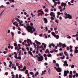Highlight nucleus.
<instances>
[{
  "label": "nucleus",
  "mask_w": 78,
  "mask_h": 78,
  "mask_svg": "<svg viewBox=\"0 0 78 78\" xmlns=\"http://www.w3.org/2000/svg\"><path fill=\"white\" fill-rule=\"evenodd\" d=\"M54 69L55 70H56V71L58 72H61L62 71V70L61 69V68H56V67H54Z\"/></svg>",
  "instance_id": "obj_5"
},
{
  "label": "nucleus",
  "mask_w": 78,
  "mask_h": 78,
  "mask_svg": "<svg viewBox=\"0 0 78 78\" xmlns=\"http://www.w3.org/2000/svg\"><path fill=\"white\" fill-rule=\"evenodd\" d=\"M12 29H13V30H16V27H12Z\"/></svg>",
  "instance_id": "obj_47"
},
{
  "label": "nucleus",
  "mask_w": 78,
  "mask_h": 78,
  "mask_svg": "<svg viewBox=\"0 0 78 78\" xmlns=\"http://www.w3.org/2000/svg\"><path fill=\"white\" fill-rule=\"evenodd\" d=\"M57 14L58 16H59V15H60V14H61V13H60V12H57Z\"/></svg>",
  "instance_id": "obj_41"
},
{
  "label": "nucleus",
  "mask_w": 78,
  "mask_h": 78,
  "mask_svg": "<svg viewBox=\"0 0 78 78\" xmlns=\"http://www.w3.org/2000/svg\"><path fill=\"white\" fill-rule=\"evenodd\" d=\"M62 46V43H59V47H61Z\"/></svg>",
  "instance_id": "obj_32"
},
{
  "label": "nucleus",
  "mask_w": 78,
  "mask_h": 78,
  "mask_svg": "<svg viewBox=\"0 0 78 78\" xmlns=\"http://www.w3.org/2000/svg\"><path fill=\"white\" fill-rule=\"evenodd\" d=\"M78 47L76 46L75 47V50H74V53H78Z\"/></svg>",
  "instance_id": "obj_9"
},
{
  "label": "nucleus",
  "mask_w": 78,
  "mask_h": 78,
  "mask_svg": "<svg viewBox=\"0 0 78 78\" xmlns=\"http://www.w3.org/2000/svg\"><path fill=\"white\" fill-rule=\"evenodd\" d=\"M11 34L12 37L14 36V33H13L12 32H11Z\"/></svg>",
  "instance_id": "obj_39"
},
{
  "label": "nucleus",
  "mask_w": 78,
  "mask_h": 78,
  "mask_svg": "<svg viewBox=\"0 0 78 78\" xmlns=\"http://www.w3.org/2000/svg\"><path fill=\"white\" fill-rule=\"evenodd\" d=\"M37 13H39V12H41L42 14H44V11L41 10H38V11L37 12Z\"/></svg>",
  "instance_id": "obj_16"
},
{
  "label": "nucleus",
  "mask_w": 78,
  "mask_h": 78,
  "mask_svg": "<svg viewBox=\"0 0 78 78\" xmlns=\"http://www.w3.org/2000/svg\"><path fill=\"white\" fill-rule=\"evenodd\" d=\"M17 22H14V23H13V25H16V24Z\"/></svg>",
  "instance_id": "obj_64"
},
{
  "label": "nucleus",
  "mask_w": 78,
  "mask_h": 78,
  "mask_svg": "<svg viewBox=\"0 0 78 78\" xmlns=\"http://www.w3.org/2000/svg\"><path fill=\"white\" fill-rule=\"evenodd\" d=\"M45 73L44 72V71H43L42 72V74H41V75H44V74H45Z\"/></svg>",
  "instance_id": "obj_34"
},
{
  "label": "nucleus",
  "mask_w": 78,
  "mask_h": 78,
  "mask_svg": "<svg viewBox=\"0 0 78 78\" xmlns=\"http://www.w3.org/2000/svg\"><path fill=\"white\" fill-rule=\"evenodd\" d=\"M39 74V72H38V71H37L36 72V73L35 74V76H37V75H38Z\"/></svg>",
  "instance_id": "obj_22"
},
{
  "label": "nucleus",
  "mask_w": 78,
  "mask_h": 78,
  "mask_svg": "<svg viewBox=\"0 0 78 78\" xmlns=\"http://www.w3.org/2000/svg\"><path fill=\"white\" fill-rule=\"evenodd\" d=\"M74 67H75V66L73 65L72 66H71V68L72 69H73V68H74Z\"/></svg>",
  "instance_id": "obj_37"
},
{
  "label": "nucleus",
  "mask_w": 78,
  "mask_h": 78,
  "mask_svg": "<svg viewBox=\"0 0 78 78\" xmlns=\"http://www.w3.org/2000/svg\"><path fill=\"white\" fill-rule=\"evenodd\" d=\"M70 55L71 56V57H73V55L72 54V53L71 54H70Z\"/></svg>",
  "instance_id": "obj_50"
},
{
  "label": "nucleus",
  "mask_w": 78,
  "mask_h": 78,
  "mask_svg": "<svg viewBox=\"0 0 78 78\" xmlns=\"http://www.w3.org/2000/svg\"><path fill=\"white\" fill-rule=\"evenodd\" d=\"M20 52L19 53L18 55V56H17V55H15L14 56L15 58L16 59H21V56H20Z\"/></svg>",
  "instance_id": "obj_4"
},
{
  "label": "nucleus",
  "mask_w": 78,
  "mask_h": 78,
  "mask_svg": "<svg viewBox=\"0 0 78 78\" xmlns=\"http://www.w3.org/2000/svg\"><path fill=\"white\" fill-rule=\"evenodd\" d=\"M19 78H22V75L20 74L19 75Z\"/></svg>",
  "instance_id": "obj_36"
},
{
  "label": "nucleus",
  "mask_w": 78,
  "mask_h": 78,
  "mask_svg": "<svg viewBox=\"0 0 78 78\" xmlns=\"http://www.w3.org/2000/svg\"><path fill=\"white\" fill-rule=\"evenodd\" d=\"M43 56L44 57H47V55H46V54H44V55H43Z\"/></svg>",
  "instance_id": "obj_38"
},
{
  "label": "nucleus",
  "mask_w": 78,
  "mask_h": 78,
  "mask_svg": "<svg viewBox=\"0 0 78 78\" xmlns=\"http://www.w3.org/2000/svg\"><path fill=\"white\" fill-rule=\"evenodd\" d=\"M30 25L31 26H33V23H30Z\"/></svg>",
  "instance_id": "obj_57"
},
{
  "label": "nucleus",
  "mask_w": 78,
  "mask_h": 78,
  "mask_svg": "<svg viewBox=\"0 0 78 78\" xmlns=\"http://www.w3.org/2000/svg\"><path fill=\"white\" fill-rule=\"evenodd\" d=\"M16 65L17 66H18V68L19 69V70H20V71H24L26 70V67H25V66H24L23 69H20V66H19V64L18 63H16Z\"/></svg>",
  "instance_id": "obj_3"
},
{
  "label": "nucleus",
  "mask_w": 78,
  "mask_h": 78,
  "mask_svg": "<svg viewBox=\"0 0 78 78\" xmlns=\"http://www.w3.org/2000/svg\"><path fill=\"white\" fill-rule=\"evenodd\" d=\"M4 66H6V63L5 62H4Z\"/></svg>",
  "instance_id": "obj_59"
},
{
  "label": "nucleus",
  "mask_w": 78,
  "mask_h": 78,
  "mask_svg": "<svg viewBox=\"0 0 78 78\" xmlns=\"http://www.w3.org/2000/svg\"><path fill=\"white\" fill-rule=\"evenodd\" d=\"M27 44H29V43H30V42H31V40L28 39H27Z\"/></svg>",
  "instance_id": "obj_19"
},
{
  "label": "nucleus",
  "mask_w": 78,
  "mask_h": 78,
  "mask_svg": "<svg viewBox=\"0 0 78 78\" xmlns=\"http://www.w3.org/2000/svg\"><path fill=\"white\" fill-rule=\"evenodd\" d=\"M42 45H44V48L42 49V50H45V49L46 48V46H47V44H45V43H43L42 44Z\"/></svg>",
  "instance_id": "obj_11"
},
{
  "label": "nucleus",
  "mask_w": 78,
  "mask_h": 78,
  "mask_svg": "<svg viewBox=\"0 0 78 78\" xmlns=\"http://www.w3.org/2000/svg\"><path fill=\"white\" fill-rule=\"evenodd\" d=\"M18 30H19V31H21V29H20V28L18 27Z\"/></svg>",
  "instance_id": "obj_61"
},
{
  "label": "nucleus",
  "mask_w": 78,
  "mask_h": 78,
  "mask_svg": "<svg viewBox=\"0 0 78 78\" xmlns=\"http://www.w3.org/2000/svg\"><path fill=\"white\" fill-rule=\"evenodd\" d=\"M59 19L60 20H62V17L61 16H60L59 17Z\"/></svg>",
  "instance_id": "obj_43"
},
{
  "label": "nucleus",
  "mask_w": 78,
  "mask_h": 78,
  "mask_svg": "<svg viewBox=\"0 0 78 78\" xmlns=\"http://www.w3.org/2000/svg\"><path fill=\"white\" fill-rule=\"evenodd\" d=\"M25 46H26V47H27L28 45L27 44H25Z\"/></svg>",
  "instance_id": "obj_62"
},
{
  "label": "nucleus",
  "mask_w": 78,
  "mask_h": 78,
  "mask_svg": "<svg viewBox=\"0 0 78 78\" xmlns=\"http://www.w3.org/2000/svg\"><path fill=\"white\" fill-rule=\"evenodd\" d=\"M49 51H48V49H47V50H46V51H45V53H49Z\"/></svg>",
  "instance_id": "obj_25"
},
{
  "label": "nucleus",
  "mask_w": 78,
  "mask_h": 78,
  "mask_svg": "<svg viewBox=\"0 0 78 78\" xmlns=\"http://www.w3.org/2000/svg\"><path fill=\"white\" fill-rule=\"evenodd\" d=\"M60 3H61V2L59 1H58L57 2V4H58V5L60 4Z\"/></svg>",
  "instance_id": "obj_56"
},
{
  "label": "nucleus",
  "mask_w": 78,
  "mask_h": 78,
  "mask_svg": "<svg viewBox=\"0 0 78 78\" xmlns=\"http://www.w3.org/2000/svg\"><path fill=\"white\" fill-rule=\"evenodd\" d=\"M67 5V4L66 3L64 2H62L61 4V6H64V7H66V6Z\"/></svg>",
  "instance_id": "obj_12"
},
{
  "label": "nucleus",
  "mask_w": 78,
  "mask_h": 78,
  "mask_svg": "<svg viewBox=\"0 0 78 78\" xmlns=\"http://www.w3.org/2000/svg\"><path fill=\"white\" fill-rule=\"evenodd\" d=\"M75 75H76V77H78V73H76Z\"/></svg>",
  "instance_id": "obj_45"
},
{
  "label": "nucleus",
  "mask_w": 78,
  "mask_h": 78,
  "mask_svg": "<svg viewBox=\"0 0 78 78\" xmlns=\"http://www.w3.org/2000/svg\"><path fill=\"white\" fill-rule=\"evenodd\" d=\"M56 66L57 67V68H59V64L56 63Z\"/></svg>",
  "instance_id": "obj_26"
},
{
  "label": "nucleus",
  "mask_w": 78,
  "mask_h": 78,
  "mask_svg": "<svg viewBox=\"0 0 78 78\" xmlns=\"http://www.w3.org/2000/svg\"><path fill=\"white\" fill-rule=\"evenodd\" d=\"M65 58V56L64 55H63L62 57H60V59H64Z\"/></svg>",
  "instance_id": "obj_27"
},
{
  "label": "nucleus",
  "mask_w": 78,
  "mask_h": 78,
  "mask_svg": "<svg viewBox=\"0 0 78 78\" xmlns=\"http://www.w3.org/2000/svg\"><path fill=\"white\" fill-rule=\"evenodd\" d=\"M44 23H48V20H47V18H44Z\"/></svg>",
  "instance_id": "obj_13"
},
{
  "label": "nucleus",
  "mask_w": 78,
  "mask_h": 78,
  "mask_svg": "<svg viewBox=\"0 0 78 78\" xmlns=\"http://www.w3.org/2000/svg\"><path fill=\"white\" fill-rule=\"evenodd\" d=\"M58 9H62V7H61V6H59Z\"/></svg>",
  "instance_id": "obj_42"
},
{
  "label": "nucleus",
  "mask_w": 78,
  "mask_h": 78,
  "mask_svg": "<svg viewBox=\"0 0 78 78\" xmlns=\"http://www.w3.org/2000/svg\"><path fill=\"white\" fill-rule=\"evenodd\" d=\"M73 73V72L72 71H70V75H72Z\"/></svg>",
  "instance_id": "obj_48"
},
{
  "label": "nucleus",
  "mask_w": 78,
  "mask_h": 78,
  "mask_svg": "<svg viewBox=\"0 0 78 78\" xmlns=\"http://www.w3.org/2000/svg\"><path fill=\"white\" fill-rule=\"evenodd\" d=\"M68 5H69L70 6L71 5V3L70 2H68Z\"/></svg>",
  "instance_id": "obj_46"
},
{
  "label": "nucleus",
  "mask_w": 78,
  "mask_h": 78,
  "mask_svg": "<svg viewBox=\"0 0 78 78\" xmlns=\"http://www.w3.org/2000/svg\"><path fill=\"white\" fill-rule=\"evenodd\" d=\"M50 15L52 16H55V13H53V12H51L50 13Z\"/></svg>",
  "instance_id": "obj_15"
},
{
  "label": "nucleus",
  "mask_w": 78,
  "mask_h": 78,
  "mask_svg": "<svg viewBox=\"0 0 78 78\" xmlns=\"http://www.w3.org/2000/svg\"><path fill=\"white\" fill-rule=\"evenodd\" d=\"M28 53H29V54H30V55H31V56H33V54L32 53V52H31V51H29L28 52Z\"/></svg>",
  "instance_id": "obj_20"
},
{
  "label": "nucleus",
  "mask_w": 78,
  "mask_h": 78,
  "mask_svg": "<svg viewBox=\"0 0 78 78\" xmlns=\"http://www.w3.org/2000/svg\"><path fill=\"white\" fill-rule=\"evenodd\" d=\"M62 45L63 48H64L65 47H67V45L65 44H62Z\"/></svg>",
  "instance_id": "obj_24"
},
{
  "label": "nucleus",
  "mask_w": 78,
  "mask_h": 78,
  "mask_svg": "<svg viewBox=\"0 0 78 78\" xmlns=\"http://www.w3.org/2000/svg\"><path fill=\"white\" fill-rule=\"evenodd\" d=\"M44 11L45 12H48V9H46L44 10Z\"/></svg>",
  "instance_id": "obj_28"
},
{
  "label": "nucleus",
  "mask_w": 78,
  "mask_h": 78,
  "mask_svg": "<svg viewBox=\"0 0 78 78\" xmlns=\"http://www.w3.org/2000/svg\"><path fill=\"white\" fill-rule=\"evenodd\" d=\"M74 1V0H72L71 1V2L72 3H73V1Z\"/></svg>",
  "instance_id": "obj_58"
},
{
  "label": "nucleus",
  "mask_w": 78,
  "mask_h": 78,
  "mask_svg": "<svg viewBox=\"0 0 78 78\" xmlns=\"http://www.w3.org/2000/svg\"><path fill=\"white\" fill-rule=\"evenodd\" d=\"M26 49L27 51H29V48H28V47H27L26 48Z\"/></svg>",
  "instance_id": "obj_52"
},
{
  "label": "nucleus",
  "mask_w": 78,
  "mask_h": 78,
  "mask_svg": "<svg viewBox=\"0 0 78 78\" xmlns=\"http://www.w3.org/2000/svg\"><path fill=\"white\" fill-rule=\"evenodd\" d=\"M5 75H8V72H6L5 73Z\"/></svg>",
  "instance_id": "obj_51"
},
{
  "label": "nucleus",
  "mask_w": 78,
  "mask_h": 78,
  "mask_svg": "<svg viewBox=\"0 0 78 78\" xmlns=\"http://www.w3.org/2000/svg\"><path fill=\"white\" fill-rule=\"evenodd\" d=\"M25 74H27V73H28V71L27 70H26L25 71Z\"/></svg>",
  "instance_id": "obj_31"
},
{
  "label": "nucleus",
  "mask_w": 78,
  "mask_h": 78,
  "mask_svg": "<svg viewBox=\"0 0 78 78\" xmlns=\"http://www.w3.org/2000/svg\"><path fill=\"white\" fill-rule=\"evenodd\" d=\"M35 42L37 44H39V45H41V43L40 42H39V41H35Z\"/></svg>",
  "instance_id": "obj_21"
},
{
  "label": "nucleus",
  "mask_w": 78,
  "mask_h": 78,
  "mask_svg": "<svg viewBox=\"0 0 78 78\" xmlns=\"http://www.w3.org/2000/svg\"><path fill=\"white\" fill-rule=\"evenodd\" d=\"M51 31L50 30H48V33H51Z\"/></svg>",
  "instance_id": "obj_53"
},
{
  "label": "nucleus",
  "mask_w": 78,
  "mask_h": 78,
  "mask_svg": "<svg viewBox=\"0 0 78 78\" xmlns=\"http://www.w3.org/2000/svg\"><path fill=\"white\" fill-rule=\"evenodd\" d=\"M53 62L54 63H56V60H54L53 61Z\"/></svg>",
  "instance_id": "obj_49"
},
{
  "label": "nucleus",
  "mask_w": 78,
  "mask_h": 78,
  "mask_svg": "<svg viewBox=\"0 0 78 78\" xmlns=\"http://www.w3.org/2000/svg\"><path fill=\"white\" fill-rule=\"evenodd\" d=\"M55 34H58V31H55Z\"/></svg>",
  "instance_id": "obj_54"
},
{
  "label": "nucleus",
  "mask_w": 78,
  "mask_h": 78,
  "mask_svg": "<svg viewBox=\"0 0 78 78\" xmlns=\"http://www.w3.org/2000/svg\"><path fill=\"white\" fill-rule=\"evenodd\" d=\"M30 73L31 75H33V74H34V73H33V72H30Z\"/></svg>",
  "instance_id": "obj_44"
},
{
  "label": "nucleus",
  "mask_w": 78,
  "mask_h": 78,
  "mask_svg": "<svg viewBox=\"0 0 78 78\" xmlns=\"http://www.w3.org/2000/svg\"><path fill=\"white\" fill-rule=\"evenodd\" d=\"M20 27H22V26H24V28H27V31H31L32 29L31 30V27L30 26H28V24L26 23H21L20 24Z\"/></svg>",
  "instance_id": "obj_1"
},
{
  "label": "nucleus",
  "mask_w": 78,
  "mask_h": 78,
  "mask_svg": "<svg viewBox=\"0 0 78 78\" xmlns=\"http://www.w3.org/2000/svg\"><path fill=\"white\" fill-rule=\"evenodd\" d=\"M64 15L65 16H64V17L65 19H72V16H71L70 15L68 14H67V13L66 12H65L64 14Z\"/></svg>",
  "instance_id": "obj_2"
},
{
  "label": "nucleus",
  "mask_w": 78,
  "mask_h": 78,
  "mask_svg": "<svg viewBox=\"0 0 78 78\" xmlns=\"http://www.w3.org/2000/svg\"><path fill=\"white\" fill-rule=\"evenodd\" d=\"M63 66H68V64H67V62L66 61H65L64 62V64H63Z\"/></svg>",
  "instance_id": "obj_14"
},
{
  "label": "nucleus",
  "mask_w": 78,
  "mask_h": 78,
  "mask_svg": "<svg viewBox=\"0 0 78 78\" xmlns=\"http://www.w3.org/2000/svg\"><path fill=\"white\" fill-rule=\"evenodd\" d=\"M51 45L53 47H55V44H53V43H51Z\"/></svg>",
  "instance_id": "obj_40"
},
{
  "label": "nucleus",
  "mask_w": 78,
  "mask_h": 78,
  "mask_svg": "<svg viewBox=\"0 0 78 78\" xmlns=\"http://www.w3.org/2000/svg\"><path fill=\"white\" fill-rule=\"evenodd\" d=\"M54 30H55V31H56V30H57V28H54Z\"/></svg>",
  "instance_id": "obj_60"
},
{
  "label": "nucleus",
  "mask_w": 78,
  "mask_h": 78,
  "mask_svg": "<svg viewBox=\"0 0 78 78\" xmlns=\"http://www.w3.org/2000/svg\"><path fill=\"white\" fill-rule=\"evenodd\" d=\"M51 20H55V16H51Z\"/></svg>",
  "instance_id": "obj_18"
},
{
  "label": "nucleus",
  "mask_w": 78,
  "mask_h": 78,
  "mask_svg": "<svg viewBox=\"0 0 78 78\" xmlns=\"http://www.w3.org/2000/svg\"><path fill=\"white\" fill-rule=\"evenodd\" d=\"M37 60L38 61H42V60H44V57L42 55L37 57Z\"/></svg>",
  "instance_id": "obj_6"
},
{
  "label": "nucleus",
  "mask_w": 78,
  "mask_h": 78,
  "mask_svg": "<svg viewBox=\"0 0 78 78\" xmlns=\"http://www.w3.org/2000/svg\"><path fill=\"white\" fill-rule=\"evenodd\" d=\"M31 27V30H30V31H29V32H30V33L32 34L33 33V32L32 30H33V31H36V29L35 28H34L33 27Z\"/></svg>",
  "instance_id": "obj_10"
},
{
  "label": "nucleus",
  "mask_w": 78,
  "mask_h": 78,
  "mask_svg": "<svg viewBox=\"0 0 78 78\" xmlns=\"http://www.w3.org/2000/svg\"><path fill=\"white\" fill-rule=\"evenodd\" d=\"M51 34L52 35V36H54V37L55 36H56V35L55 33V32H52L51 33Z\"/></svg>",
  "instance_id": "obj_17"
},
{
  "label": "nucleus",
  "mask_w": 78,
  "mask_h": 78,
  "mask_svg": "<svg viewBox=\"0 0 78 78\" xmlns=\"http://www.w3.org/2000/svg\"><path fill=\"white\" fill-rule=\"evenodd\" d=\"M72 48H73V47H72V46L71 45L69 46V47H67V50H70V52H73V49H72Z\"/></svg>",
  "instance_id": "obj_7"
},
{
  "label": "nucleus",
  "mask_w": 78,
  "mask_h": 78,
  "mask_svg": "<svg viewBox=\"0 0 78 78\" xmlns=\"http://www.w3.org/2000/svg\"><path fill=\"white\" fill-rule=\"evenodd\" d=\"M51 46H52V45H51V44H50L49 45V48H51Z\"/></svg>",
  "instance_id": "obj_63"
},
{
  "label": "nucleus",
  "mask_w": 78,
  "mask_h": 78,
  "mask_svg": "<svg viewBox=\"0 0 78 78\" xmlns=\"http://www.w3.org/2000/svg\"><path fill=\"white\" fill-rule=\"evenodd\" d=\"M44 65H45L46 66H47V65H48V63H47V62L45 63Z\"/></svg>",
  "instance_id": "obj_55"
},
{
  "label": "nucleus",
  "mask_w": 78,
  "mask_h": 78,
  "mask_svg": "<svg viewBox=\"0 0 78 78\" xmlns=\"http://www.w3.org/2000/svg\"><path fill=\"white\" fill-rule=\"evenodd\" d=\"M14 45L15 47H17V43H14Z\"/></svg>",
  "instance_id": "obj_35"
},
{
  "label": "nucleus",
  "mask_w": 78,
  "mask_h": 78,
  "mask_svg": "<svg viewBox=\"0 0 78 78\" xmlns=\"http://www.w3.org/2000/svg\"><path fill=\"white\" fill-rule=\"evenodd\" d=\"M57 4H58V3H57V2H54V6H56V5H57Z\"/></svg>",
  "instance_id": "obj_30"
},
{
  "label": "nucleus",
  "mask_w": 78,
  "mask_h": 78,
  "mask_svg": "<svg viewBox=\"0 0 78 78\" xmlns=\"http://www.w3.org/2000/svg\"><path fill=\"white\" fill-rule=\"evenodd\" d=\"M47 56L49 57H51V54H49L48 55H47Z\"/></svg>",
  "instance_id": "obj_33"
},
{
  "label": "nucleus",
  "mask_w": 78,
  "mask_h": 78,
  "mask_svg": "<svg viewBox=\"0 0 78 78\" xmlns=\"http://www.w3.org/2000/svg\"><path fill=\"white\" fill-rule=\"evenodd\" d=\"M18 22H19L20 24V23H23V21H20V20H18Z\"/></svg>",
  "instance_id": "obj_29"
},
{
  "label": "nucleus",
  "mask_w": 78,
  "mask_h": 78,
  "mask_svg": "<svg viewBox=\"0 0 78 78\" xmlns=\"http://www.w3.org/2000/svg\"><path fill=\"white\" fill-rule=\"evenodd\" d=\"M69 73V71L65 70L64 72V76H67V75Z\"/></svg>",
  "instance_id": "obj_8"
},
{
  "label": "nucleus",
  "mask_w": 78,
  "mask_h": 78,
  "mask_svg": "<svg viewBox=\"0 0 78 78\" xmlns=\"http://www.w3.org/2000/svg\"><path fill=\"white\" fill-rule=\"evenodd\" d=\"M56 37V39H58L59 38V35H56V36L54 37Z\"/></svg>",
  "instance_id": "obj_23"
}]
</instances>
